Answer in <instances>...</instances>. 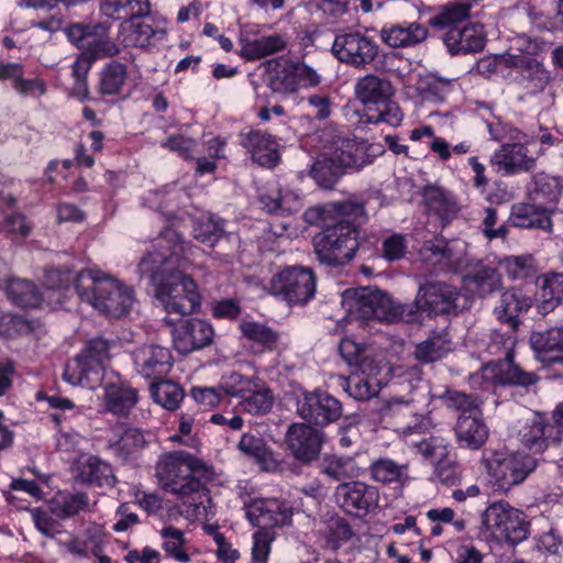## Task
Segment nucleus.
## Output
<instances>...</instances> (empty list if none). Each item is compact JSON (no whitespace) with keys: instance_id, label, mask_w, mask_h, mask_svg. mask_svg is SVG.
I'll return each mask as SVG.
<instances>
[{"instance_id":"0eeeda50","label":"nucleus","mask_w":563,"mask_h":563,"mask_svg":"<svg viewBox=\"0 0 563 563\" xmlns=\"http://www.w3.org/2000/svg\"><path fill=\"white\" fill-rule=\"evenodd\" d=\"M268 290L288 306H305L316 295L317 278L309 267L285 266L273 275Z\"/></svg>"},{"instance_id":"f257e3e1","label":"nucleus","mask_w":563,"mask_h":563,"mask_svg":"<svg viewBox=\"0 0 563 563\" xmlns=\"http://www.w3.org/2000/svg\"><path fill=\"white\" fill-rule=\"evenodd\" d=\"M157 250L147 252L139 263V273L147 277L156 298L168 314H191L199 310L201 296L196 282L172 265H180L192 255L195 246L172 228L161 231Z\"/></svg>"},{"instance_id":"2eb2a0df","label":"nucleus","mask_w":563,"mask_h":563,"mask_svg":"<svg viewBox=\"0 0 563 563\" xmlns=\"http://www.w3.org/2000/svg\"><path fill=\"white\" fill-rule=\"evenodd\" d=\"M505 65L517 71L516 81L529 93L536 95L544 91L551 82V73L545 68L542 60L531 54H506Z\"/></svg>"},{"instance_id":"f3484780","label":"nucleus","mask_w":563,"mask_h":563,"mask_svg":"<svg viewBox=\"0 0 563 563\" xmlns=\"http://www.w3.org/2000/svg\"><path fill=\"white\" fill-rule=\"evenodd\" d=\"M174 347L183 355L209 346L214 336L212 325L201 319L180 320L172 331Z\"/></svg>"},{"instance_id":"a19ab883","label":"nucleus","mask_w":563,"mask_h":563,"mask_svg":"<svg viewBox=\"0 0 563 563\" xmlns=\"http://www.w3.org/2000/svg\"><path fill=\"white\" fill-rule=\"evenodd\" d=\"M137 401L139 390L126 383H111L106 386V407L117 416H128Z\"/></svg>"},{"instance_id":"8fccbe9b","label":"nucleus","mask_w":563,"mask_h":563,"mask_svg":"<svg viewBox=\"0 0 563 563\" xmlns=\"http://www.w3.org/2000/svg\"><path fill=\"white\" fill-rule=\"evenodd\" d=\"M5 294L13 305L23 309L37 308L43 300L38 287L23 278H11L7 284Z\"/></svg>"},{"instance_id":"ddd939ff","label":"nucleus","mask_w":563,"mask_h":563,"mask_svg":"<svg viewBox=\"0 0 563 563\" xmlns=\"http://www.w3.org/2000/svg\"><path fill=\"white\" fill-rule=\"evenodd\" d=\"M349 311L362 320L386 322L391 297L376 287L346 289L343 294Z\"/></svg>"},{"instance_id":"a18cd8bd","label":"nucleus","mask_w":563,"mask_h":563,"mask_svg":"<svg viewBox=\"0 0 563 563\" xmlns=\"http://www.w3.org/2000/svg\"><path fill=\"white\" fill-rule=\"evenodd\" d=\"M408 470L407 463L400 464L389 457L376 459L368 467L374 482L383 485L398 484L399 486H405L409 482Z\"/></svg>"},{"instance_id":"6e6552de","label":"nucleus","mask_w":563,"mask_h":563,"mask_svg":"<svg viewBox=\"0 0 563 563\" xmlns=\"http://www.w3.org/2000/svg\"><path fill=\"white\" fill-rule=\"evenodd\" d=\"M482 523L492 534L511 545L527 540L530 534L528 516L506 501L489 505L482 515Z\"/></svg>"},{"instance_id":"052dcab7","label":"nucleus","mask_w":563,"mask_h":563,"mask_svg":"<svg viewBox=\"0 0 563 563\" xmlns=\"http://www.w3.org/2000/svg\"><path fill=\"white\" fill-rule=\"evenodd\" d=\"M353 372L344 384V390L356 400H368L377 394V389L372 382V376L378 373V367L369 374H358Z\"/></svg>"},{"instance_id":"f8f14e48","label":"nucleus","mask_w":563,"mask_h":563,"mask_svg":"<svg viewBox=\"0 0 563 563\" xmlns=\"http://www.w3.org/2000/svg\"><path fill=\"white\" fill-rule=\"evenodd\" d=\"M333 496L345 515L361 520L376 511L380 498L376 486L360 481L340 483Z\"/></svg>"},{"instance_id":"5fc2aeb1","label":"nucleus","mask_w":563,"mask_h":563,"mask_svg":"<svg viewBox=\"0 0 563 563\" xmlns=\"http://www.w3.org/2000/svg\"><path fill=\"white\" fill-rule=\"evenodd\" d=\"M150 390L153 400L169 411L176 410L185 398L180 385L168 379L153 382Z\"/></svg>"},{"instance_id":"aec40b11","label":"nucleus","mask_w":563,"mask_h":563,"mask_svg":"<svg viewBox=\"0 0 563 563\" xmlns=\"http://www.w3.org/2000/svg\"><path fill=\"white\" fill-rule=\"evenodd\" d=\"M203 472H206V465L185 452L165 454L156 466V474L165 489L169 488L174 482L184 481L188 476L202 475Z\"/></svg>"},{"instance_id":"13d9d810","label":"nucleus","mask_w":563,"mask_h":563,"mask_svg":"<svg viewBox=\"0 0 563 563\" xmlns=\"http://www.w3.org/2000/svg\"><path fill=\"white\" fill-rule=\"evenodd\" d=\"M509 328L507 331L493 330L489 334V342L487 344V353L495 356V360H510L514 358L515 346L517 344L516 332Z\"/></svg>"},{"instance_id":"864d4df0","label":"nucleus","mask_w":563,"mask_h":563,"mask_svg":"<svg viewBox=\"0 0 563 563\" xmlns=\"http://www.w3.org/2000/svg\"><path fill=\"white\" fill-rule=\"evenodd\" d=\"M239 328L245 339L262 347L263 351H274L278 346L280 335L271 327L256 321H241Z\"/></svg>"},{"instance_id":"4468645a","label":"nucleus","mask_w":563,"mask_h":563,"mask_svg":"<svg viewBox=\"0 0 563 563\" xmlns=\"http://www.w3.org/2000/svg\"><path fill=\"white\" fill-rule=\"evenodd\" d=\"M423 299L424 313L432 317L457 316L461 305V290L444 282H426L419 286V299Z\"/></svg>"},{"instance_id":"6ab92c4d","label":"nucleus","mask_w":563,"mask_h":563,"mask_svg":"<svg viewBox=\"0 0 563 563\" xmlns=\"http://www.w3.org/2000/svg\"><path fill=\"white\" fill-rule=\"evenodd\" d=\"M294 508L286 500L255 499L246 510V518L255 527H284L292 522Z\"/></svg>"},{"instance_id":"c9c22d12","label":"nucleus","mask_w":563,"mask_h":563,"mask_svg":"<svg viewBox=\"0 0 563 563\" xmlns=\"http://www.w3.org/2000/svg\"><path fill=\"white\" fill-rule=\"evenodd\" d=\"M421 196L428 212L439 218L442 228L446 227L460 211L453 195L440 186H424Z\"/></svg>"},{"instance_id":"49530a36","label":"nucleus","mask_w":563,"mask_h":563,"mask_svg":"<svg viewBox=\"0 0 563 563\" xmlns=\"http://www.w3.org/2000/svg\"><path fill=\"white\" fill-rule=\"evenodd\" d=\"M319 533L324 540V548L331 551H338L355 536L347 519L338 514H332L323 521Z\"/></svg>"},{"instance_id":"423d86ee","label":"nucleus","mask_w":563,"mask_h":563,"mask_svg":"<svg viewBox=\"0 0 563 563\" xmlns=\"http://www.w3.org/2000/svg\"><path fill=\"white\" fill-rule=\"evenodd\" d=\"M331 52L338 60L349 66L366 69L371 65L378 71H390L396 57L393 52H380L372 37L358 31L336 34Z\"/></svg>"},{"instance_id":"2f4dec72","label":"nucleus","mask_w":563,"mask_h":563,"mask_svg":"<svg viewBox=\"0 0 563 563\" xmlns=\"http://www.w3.org/2000/svg\"><path fill=\"white\" fill-rule=\"evenodd\" d=\"M394 95L395 88L391 81L373 74L358 78L355 85V96L368 112L388 101Z\"/></svg>"},{"instance_id":"bf43d9fd","label":"nucleus","mask_w":563,"mask_h":563,"mask_svg":"<svg viewBox=\"0 0 563 563\" xmlns=\"http://www.w3.org/2000/svg\"><path fill=\"white\" fill-rule=\"evenodd\" d=\"M332 210L336 214L332 221L353 223L355 230H360V227L368 219L365 211V203L352 198L332 203Z\"/></svg>"},{"instance_id":"393cba45","label":"nucleus","mask_w":563,"mask_h":563,"mask_svg":"<svg viewBox=\"0 0 563 563\" xmlns=\"http://www.w3.org/2000/svg\"><path fill=\"white\" fill-rule=\"evenodd\" d=\"M538 143H503L492 158L493 164L503 166L508 174L530 170L542 154V148H529Z\"/></svg>"},{"instance_id":"5701e85b","label":"nucleus","mask_w":563,"mask_h":563,"mask_svg":"<svg viewBox=\"0 0 563 563\" xmlns=\"http://www.w3.org/2000/svg\"><path fill=\"white\" fill-rule=\"evenodd\" d=\"M133 361L137 373L154 382L163 379L173 366L170 351L156 344L136 349L133 353Z\"/></svg>"},{"instance_id":"f704fd0d","label":"nucleus","mask_w":563,"mask_h":563,"mask_svg":"<svg viewBox=\"0 0 563 563\" xmlns=\"http://www.w3.org/2000/svg\"><path fill=\"white\" fill-rule=\"evenodd\" d=\"M211 478L212 472L206 466V472L202 475L188 476L184 481L174 482L166 490L176 495L184 505L197 509L203 505L205 500H209V490L206 483L211 481Z\"/></svg>"},{"instance_id":"9b49d317","label":"nucleus","mask_w":563,"mask_h":563,"mask_svg":"<svg viewBox=\"0 0 563 563\" xmlns=\"http://www.w3.org/2000/svg\"><path fill=\"white\" fill-rule=\"evenodd\" d=\"M325 433L305 422L291 423L285 434L287 451L299 464L291 467V472L299 474L301 466H310L319 461Z\"/></svg>"},{"instance_id":"dca6fc26","label":"nucleus","mask_w":563,"mask_h":563,"mask_svg":"<svg viewBox=\"0 0 563 563\" xmlns=\"http://www.w3.org/2000/svg\"><path fill=\"white\" fill-rule=\"evenodd\" d=\"M298 415L310 426L325 427L342 416L341 402L325 391L305 393L298 401Z\"/></svg>"},{"instance_id":"b1692460","label":"nucleus","mask_w":563,"mask_h":563,"mask_svg":"<svg viewBox=\"0 0 563 563\" xmlns=\"http://www.w3.org/2000/svg\"><path fill=\"white\" fill-rule=\"evenodd\" d=\"M262 82L272 95L289 97L296 93V80L291 69V58L275 57L261 64Z\"/></svg>"},{"instance_id":"774afa93","label":"nucleus","mask_w":563,"mask_h":563,"mask_svg":"<svg viewBox=\"0 0 563 563\" xmlns=\"http://www.w3.org/2000/svg\"><path fill=\"white\" fill-rule=\"evenodd\" d=\"M253 163L266 168H274L280 162L277 143H245Z\"/></svg>"},{"instance_id":"de8ad7c7","label":"nucleus","mask_w":563,"mask_h":563,"mask_svg":"<svg viewBox=\"0 0 563 563\" xmlns=\"http://www.w3.org/2000/svg\"><path fill=\"white\" fill-rule=\"evenodd\" d=\"M274 404V394L267 384L254 377V383L241 397L242 409L253 416L265 415L271 411Z\"/></svg>"},{"instance_id":"cd10ccee","label":"nucleus","mask_w":563,"mask_h":563,"mask_svg":"<svg viewBox=\"0 0 563 563\" xmlns=\"http://www.w3.org/2000/svg\"><path fill=\"white\" fill-rule=\"evenodd\" d=\"M534 303L543 317L553 312L563 302V273L550 272L536 278Z\"/></svg>"},{"instance_id":"a878e982","label":"nucleus","mask_w":563,"mask_h":563,"mask_svg":"<svg viewBox=\"0 0 563 563\" xmlns=\"http://www.w3.org/2000/svg\"><path fill=\"white\" fill-rule=\"evenodd\" d=\"M533 305V298L527 295L521 288L511 287L505 290L494 313L498 321L518 330L522 324L520 316L528 312Z\"/></svg>"},{"instance_id":"603ef678","label":"nucleus","mask_w":563,"mask_h":563,"mask_svg":"<svg viewBox=\"0 0 563 563\" xmlns=\"http://www.w3.org/2000/svg\"><path fill=\"white\" fill-rule=\"evenodd\" d=\"M51 514L66 519L89 510V497L86 493H58L49 503Z\"/></svg>"},{"instance_id":"79ce46f5","label":"nucleus","mask_w":563,"mask_h":563,"mask_svg":"<svg viewBox=\"0 0 563 563\" xmlns=\"http://www.w3.org/2000/svg\"><path fill=\"white\" fill-rule=\"evenodd\" d=\"M452 350V340L448 330L431 331L428 338L415 347V358L421 364L434 363Z\"/></svg>"},{"instance_id":"09e8293b","label":"nucleus","mask_w":563,"mask_h":563,"mask_svg":"<svg viewBox=\"0 0 563 563\" xmlns=\"http://www.w3.org/2000/svg\"><path fill=\"white\" fill-rule=\"evenodd\" d=\"M530 201L547 206L555 205L561 196L560 179L545 173L536 174L527 187Z\"/></svg>"},{"instance_id":"39448f33","label":"nucleus","mask_w":563,"mask_h":563,"mask_svg":"<svg viewBox=\"0 0 563 563\" xmlns=\"http://www.w3.org/2000/svg\"><path fill=\"white\" fill-rule=\"evenodd\" d=\"M373 242L360 239V230L346 221H330L313 236V249L317 260L330 267H340L354 258L357 251L366 253L368 244H377L378 239L373 235Z\"/></svg>"},{"instance_id":"f03ea898","label":"nucleus","mask_w":563,"mask_h":563,"mask_svg":"<svg viewBox=\"0 0 563 563\" xmlns=\"http://www.w3.org/2000/svg\"><path fill=\"white\" fill-rule=\"evenodd\" d=\"M470 16V3L449 2L428 20V25L439 34L452 56L478 53L485 48L484 25L467 22Z\"/></svg>"},{"instance_id":"c756f323","label":"nucleus","mask_w":563,"mask_h":563,"mask_svg":"<svg viewBox=\"0 0 563 563\" xmlns=\"http://www.w3.org/2000/svg\"><path fill=\"white\" fill-rule=\"evenodd\" d=\"M454 433L460 448L479 450L485 445L489 437V428L483 418V411L478 415H459Z\"/></svg>"},{"instance_id":"4be33fe9","label":"nucleus","mask_w":563,"mask_h":563,"mask_svg":"<svg viewBox=\"0 0 563 563\" xmlns=\"http://www.w3.org/2000/svg\"><path fill=\"white\" fill-rule=\"evenodd\" d=\"M463 276L465 289L478 298H486L503 289V276L494 265L477 261L466 265Z\"/></svg>"},{"instance_id":"72a5a7b5","label":"nucleus","mask_w":563,"mask_h":563,"mask_svg":"<svg viewBox=\"0 0 563 563\" xmlns=\"http://www.w3.org/2000/svg\"><path fill=\"white\" fill-rule=\"evenodd\" d=\"M153 434L135 427H128L119 434L118 440L110 442L109 448L123 463L136 461L141 452L151 443Z\"/></svg>"},{"instance_id":"69168bd1","label":"nucleus","mask_w":563,"mask_h":563,"mask_svg":"<svg viewBox=\"0 0 563 563\" xmlns=\"http://www.w3.org/2000/svg\"><path fill=\"white\" fill-rule=\"evenodd\" d=\"M106 32L99 31V34L93 35L81 51L93 63L101 58L113 57L120 53L118 45L107 35H103Z\"/></svg>"},{"instance_id":"bb28decb","label":"nucleus","mask_w":563,"mask_h":563,"mask_svg":"<svg viewBox=\"0 0 563 563\" xmlns=\"http://www.w3.org/2000/svg\"><path fill=\"white\" fill-rule=\"evenodd\" d=\"M529 343L537 360L547 365L563 364V327L533 331Z\"/></svg>"},{"instance_id":"20e7f679","label":"nucleus","mask_w":563,"mask_h":563,"mask_svg":"<svg viewBox=\"0 0 563 563\" xmlns=\"http://www.w3.org/2000/svg\"><path fill=\"white\" fill-rule=\"evenodd\" d=\"M341 148L318 155L310 176L319 187L333 189L338 180L352 168H361L385 153L384 143H342Z\"/></svg>"},{"instance_id":"a211bd4d","label":"nucleus","mask_w":563,"mask_h":563,"mask_svg":"<svg viewBox=\"0 0 563 563\" xmlns=\"http://www.w3.org/2000/svg\"><path fill=\"white\" fill-rule=\"evenodd\" d=\"M384 417L404 435L422 433L430 426L429 418L419 412L412 400L391 399L384 408Z\"/></svg>"},{"instance_id":"338daca9","label":"nucleus","mask_w":563,"mask_h":563,"mask_svg":"<svg viewBox=\"0 0 563 563\" xmlns=\"http://www.w3.org/2000/svg\"><path fill=\"white\" fill-rule=\"evenodd\" d=\"M34 331L33 323L22 316L0 311V336L13 339Z\"/></svg>"},{"instance_id":"4d7b16f0","label":"nucleus","mask_w":563,"mask_h":563,"mask_svg":"<svg viewBox=\"0 0 563 563\" xmlns=\"http://www.w3.org/2000/svg\"><path fill=\"white\" fill-rule=\"evenodd\" d=\"M318 462L319 473L330 481L343 483L353 475L350 470L351 457L327 453Z\"/></svg>"},{"instance_id":"7ed1b4c3","label":"nucleus","mask_w":563,"mask_h":563,"mask_svg":"<svg viewBox=\"0 0 563 563\" xmlns=\"http://www.w3.org/2000/svg\"><path fill=\"white\" fill-rule=\"evenodd\" d=\"M75 290L82 301L112 318L126 314L134 302V291L118 279L92 269L76 275Z\"/></svg>"},{"instance_id":"412c9836","label":"nucleus","mask_w":563,"mask_h":563,"mask_svg":"<svg viewBox=\"0 0 563 563\" xmlns=\"http://www.w3.org/2000/svg\"><path fill=\"white\" fill-rule=\"evenodd\" d=\"M239 55L246 62H254L279 53L286 48V41L279 34L261 35L256 27L245 26L240 32Z\"/></svg>"},{"instance_id":"0e129e2a","label":"nucleus","mask_w":563,"mask_h":563,"mask_svg":"<svg viewBox=\"0 0 563 563\" xmlns=\"http://www.w3.org/2000/svg\"><path fill=\"white\" fill-rule=\"evenodd\" d=\"M500 264L514 280L533 277L538 271L536 260L531 254L506 256Z\"/></svg>"},{"instance_id":"6e6d98bb","label":"nucleus","mask_w":563,"mask_h":563,"mask_svg":"<svg viewBox=\"0 0 563 563\" xmlns=\"http://www.w3.org/2000/svg\"><path fill=\"white\" fill-rule=\"evenodd\" d=\"M339 352L350 366H354L362 374H371L376 368L374 361L367 355L366 349L349 338L341 340Z\"/></svg>"},{"instance_id":"9d476101","label":"nucleus","mask_w":563,"mask_h":563,"mask_svg":"<svg viewBox=\"0 0 563 563\" xmlns=\"http://www.w3.org/2000/svg\"><path fill=\"white\" fill-rule=\"evenodd\" d=\"M112 342L103 336L88 340L80 353L65 366L63 377L71 385H85L91 382V375L98 376L110 358Z\"/></svg>"},{"instance_id":"e2e57ef3","label":"nucleus","mask_w":563,"mask_h":563,"mask_svg":"<svg viewBox=\"0 0 563 563\" xmlns=\"http://www.w3.org/2000/svg\"><path fill=\"white\" fill-rule=\"evenodd\" d=\"M92 65L93 62L90 60L82 52L78 54L76 60L71 65V76L75 80L71 95L80 101L90 99L88 74Z\"/></svg>"},{"instance_id":"680f3d73","label":"nucleus","mask_w":563,"mask_h":563,"mask_svg":"<svg viewBox=\"0 0 563 563\" xmlns=\"http://www.w3.org/2000/svg\"><path fill=\"white\" fill-rule=\"evenodd\" d=\"M444 405L460 412V415H478L482 411V401L474 394L448 389L442 396Z\"/></svg>"},{"instance_id":"ea45409f","label":"nucleus","mask_w":563,"mask_h":563,"mask_svg":"<svg viewBox=\"0 0 563 563\" xmlns=\"http://www.w3.org/2000/svg\"><path fill=\"white\" fill-rule=\"evenodd\" d=\"M455 79H449L437 73L419 75L416 91L421 101L443 103L453 91Z\"/></svg>"},{"instance_id":"58836bf2","label":"nucleus","mask_w":563,"mask_h":563,"mask_svg":"<svg viewBox=\"0 0 563 563\" xmlns=\"http://www.w3.org/2000/svg\"><path fill=\"white\" fill-rule=\"evenodd\" d=\"M77 479L91 487H113L117 482L112 466L96 455L80 462Z\"/></svg>"},{"instance_id":"4c0bfd02","label":"nucleus","mask_w":563,"mask_h":563,"mask_svg":"<svg viewBox=\"0 0 563 563\" xmlns=\"http://www.w3.org/2000/svg\"><path fill=\"white\" fill-rule=\"evenodd\" d=\"M428 35V27L417 22L394 24L380 31L382 40L394 48L415 46L426 41Z\"/></svg>"},{"instance_id":"c03bdc74","label":"nucleus","mask_w":563,"mask_h":563,"mask_svg":"<svg viewBox=\"0 0 563 563\" xmlns=\"http://www.w3.org/2000/svg\"><path fill=\"white\" fill-rule=\"evenodd\" d=\"M100 10L110 19L126 22L148 15L151 7L148 0H101Z\"/></svg>"},{"instance_id":"c85d7f7f","label":"nucleus","mask_w":563,"mask_h":563,"mask_svg":"<svg viewBox=\"0 0 563 563\" xmlns=\"http://www.w3.org/2000/svg\"><path fill=\"white\" fill-rule=\"evenodd\" d=\"M553 209L534 202H521L511 207L508 221L511 225L523 229H538L552 232L551 213Z\"/></svg>"},{"instance_id":"473e14b6","label":"nucleus","mask_w":563,"mask_h":563,"mask_svg":"<svg viewBox=\"0 0 563 563\" xmlns=\"http://www.w3.org/2000/svg\"><path fill=\"white\" fill-rule=\"evenodd\" d=\"M561 438L562 430L558 428V424L538 415L531 424L526 428L522 434V442L533 453H541L551 445H558L561 442Z\"/></svg>"},{"instance_id":"37998d69","label":"nucleus","mask_w":563,"mask_h":563,"mask_svg":"<svg viewBox=\"0 0 563 563\" xmlns=\"http://www.w3.org/2000/svg\"><path fill=\"white\" fill-rule=\"evenodd\" d=\"M224 220L216 214L206 213L192 221V236L208 247H214L221 240L229 239Z\"/></svg>"},{"instance_id":"7c9ffc66","label":"nucleus","mask_w":563,"mask_h":563,"mask_svg":"<svg viewBox=\"0 0 563 563\" xmlns=\"http://www.w3.org/2000/svg\"><path fill=\"white\" fill-rule=\"evenodd\" d=\"M485 371L492 373V379L499 386L529 387L538 383L539 376L533 372L521 368L510 360H490L485 365Z\"/></svg>"},{"instance_id":"e433bc0d","label":"nucleus","mask_w":563,"mask_h":563,"mask_svg":"<svg viewBox=\"0 0 563 563\" xmlns=\"http://www.w3.org/2000/svg\"><path fill=\"white\" fill-rule=\"evenodd\" d=\"M238 448L244 455L254 459L265 472H282L284 470L283 461L278 460L265 440L260 437L244 433Z\"/></svg>"},{"instance_id":"1a4fd4ad","label":"nucleus","mask_w":563,"mask_h":563,"mask_svg":"<svg viewBox=\"0 0 563 563\" xmlns=\"http://www.w3.org/2000/svg\"><path fill=\"white\" fill-rule=\"evenodd\" d=\"M537 460L528 454L495 451L487 457V470L494 485L503 492L521 484L537 468Z\"/></svg>"},{"instance_id":"3c124183","label":"nucleus","mask_w":563,"mask_h":563,"mask_svg":"<svg viewBox=\"0 0 563 563\" xmlns=\"http://www.w3.org/2000/svg\"><path fill=\"white\" fill-rule=\"evenodd\" d=\"M128 79V66L118 60L107 63L99 73L97 91L100 96L120 95Z\"/></svg>"}]
</instances>
